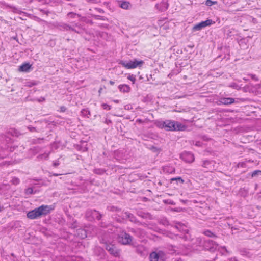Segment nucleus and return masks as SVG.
<instances>
[{"label":"nucleus","instance_id":"obj_33","mask_svg":"<svg viewBox=\"0 0 261 261\" xmlns=\"http://www.w3.org/2000/svg\"><path fill=\"white\" fill-rule=\"evenodd\" d=\"M67 16L69 17H70V18H75V17L76 16H77L78 17H80V15L79 14H77L76 13H73V12H69L68 14H67Z\"/></svg>","mask_w":261,"mask_h":261},{"label":"nucleus","instance_id":"obj_39","mask_svg":"<svg viewBox=\"0 0 261 261\" xmlns=\"http://www.w3.org/2000/svg\"><path fill=\"white\" fill-rule=\"evenodd\" d=\"M124 212H122V213H121V214L120 215H118V216H119V217H120V218H118V219H117V222H122V219H121V216L122 215H123V217H125V215L124 214Z\"/></svg>","mask_w":261,"mask_h":261},{"label":"nucleus","instance_id":"obj_28","mask_svg":"<svg viewBox=\"0 0 261 261\" xmlns=\"http://www.w3.org/2000/svg\"><path fill=\"white\" fill-rule=\"evenodd\" d=\"M35 192H34L33 188H31V187L25 189V191H24V193L28 195L32 194L33 193H35Z\"/></svg>","mask_w":261,"mask_h":261},{"label":"nucleus","instance_id":"obj_11","mask_svg":"<svg viewBox=\"0 0 261 261\" xmlns=\"http://www.w3.org/2000/svg\"><path fill=\"white\" fill-rule=\"evenodd\" d=\"M162 253L161 252L159 253L153 252L151 253L149 255L150 261H158L160 259H162L161 256V254Z\"/></svg>","mask_w":261,"mask_h":261},{"label":"nucleus","instance_id":"obj_54","mask_svg":"<svg viewBox=\"0 0 261 261\" xmlns=\"http://www.w3.org/2000/svg\"><path fill=\"white\" fill-rule=\"evenodd\" d=\"M130 231V232H132L133 233H135L136 232V230L135 229H134V228H132Z\"/></svg>","mask_w":261,"mask_h":261},{"label":"nucleus","instance_id":"obj_19","mask_svg":"<svg viewBox=\"0 0 261 261\" xmlns=\"http://www.w3.org/2000/svg\"><path fill=\"white\" fill-rule=\"evenodd\" d=\"M162 7L159 8V5L156 4L155 7L161 11H164L166 10L169 6V4L167 3L162 2L161 3Z\"/></svg>","mask_w":261,"mask_h":261},{"label":"nucleus","instance_id":"obj_17","mask_svg":"<svg viewBox=\"0 0 261 261\" xmlns=\"http://www.w3.org/2000/svg\"><path fill=\"white\" fill-rule=\"evenodd\" d=\"M0 141L3 143H9L11 142V139L7 135L2 134L0 136Z\"/></svg>","mask_w":261,"mask_h":261},{"label":"nucleus","instance_id":"obj_30","mask_svg":"<svg viewBox=\"0 0 261 261\" xmlns=\"http://www.w3.org/2000/svg\"><path fill=\"white\" fill-rule=\"evenodd\" d=\"M93 17L95 18V19H96V20H103V21H105V20H108L107 17H106L105 16H100V15H95L93 16Z\"/></svg>","mask_w":261,"mask_h":261},{"label":"nucleus","instance_id":"obj_59","mask_svg":"<svg viewBox=\"0 0 261 261\" xmlns=\"http://www.w3.org/2000/svg\"><path fill=\"white\" fill-rule=\"evenodd\" d=\"M137 251L138 253L141 254L142 253L141 251H140L138 249H137Z\"/></svg>","mask_w":261,"mask_h":261},{"label":"nucleus","instance_id":"obj_52","mask_svg":"<svg viewBox=\"0 0 261 261\" xmlns=\"http://www.w3.org/2000/svg\"><path fill=\"white\" fill-rule=\"evenodd\" d=\"M182 231H183L184 232H186V233H188V231H188V230L187 229H182Z\"/></svg>","mask_w":261,"mask_h":261},{"label":"nucleus","instance_id":"obj_63","mask_svg":"<svg viewBox=\"0 0 261 261\" xmlns=\"http://www.w3.org/2000/svg\"><path fill=\"white\" fill-rule=\"evenodd\" d=\"M11 255L13 256L14 255V254H13V253H12V254H11Z\"/></svg>","mask_w":261,"mask_h":261},{"label":"nucleus","instance_id":"obj_40","mask_svg":"<svg viewBox=\"0 0 261 261\" xmlns=\"http://www.w3.org/2000/svg\"><path fill=\"white\" fill-rule=\"evenodd\" d=\"M127 78H128V79H129L131 81H132L133 82V83L135 82V81L136 80L135 77L133 75H129Z\"/></svg>","mask_w":261,"mask_h":261},{"label":"nucleus","instance_id":"obj_49","mask_svg":"<svg viewBox=\"0 0 261 261\" xmlns=\"http://www.w3.org/2000/svg\"><path fill=\"white\" fill-rule=\"evenodd\" d=\"M45 98H44V97H41L40 98V99L38 100V101H39V102H41V101H45Z\"/></svg>","mask_w":261,"mask_h":261},{"label":"nucleus","instance_id":"obj_43","mask_svg":"<svg viewBox=\"0 0 261 261\" xmlns=\"http://www.w3.org/2000/svg\"><path fill=\"white\" fill-rule=\"evenodd\" d=\"M28 129L31 131V132H33V131H35L36 130V128L34 127H32V126H29L28 127Z\"/></svg>","mask_w":261,"mask_h":261},{"label":"nucleus","instance_id":"obj_55","mask_svg":"<svg viewBox=\"0 0 261 261\" xmlns=\"http://www.w3.org/2000/svg\"><path fill=\"white\" fill-rule=\"evenodd\" d=\"M109 83L111 85H113L115 83V82L113 81H110Z\"/></svg>","mask_w":261,"mask_h":261},{"label":"nucleus","instance_id":"obj_21","mask_svg":"<svg viewBox=\"0 0 261 261\" xmlns=\"http://www.w3.org/2000/svg\"><path fill=\"white\" fill-rule=\"evenodd\" d=\"M120 6L121 8L124 9H129L131 7V5L129 2L127 1L121 2Z\"/></svg>","mask_w":261,"mask_h":261},{"label":"nucleus","instance_id":"obj_51","mask_svg":"<svg viewBox=\"0 0 261 261\" xmlns=\"http://www.w3.org/2000/svg\"><path fill=\"white\" fill-rule=\"evenodd\" d=\"M40 11L42 12L43 13L46 14L47 15L48 14V12H46V11H45L44 10L41 9Z\"/></svg>","mask_w":261,"mask_h":261},{"label":"nucleus","instance_id":"obj_1","mask_svg":"<svg viewBox=\"0 0 261 261\" xmlns=\"http://www.w3.org/2000/svg\"><path fill=\"white\" fill-rule=\"evenodd\" d=\"M53 210L51 206L42 205L39 207L29 211L27 214V217L30 219H35L43 216H46L49 214Z\"/></svg>","mask_w":261,"mask_h":261},{"label":"nucleus","instance_id":"obj_20","mask_svg":"<svg viewBox=\"0 0 261 261\" xmlns=\"http://www.w3.org/2000/svg\"><path fill=\"white\" fill-rule=\"evenodd\" d=\"M202 233L208 237L213 238H217V236L210 230H205L203 231Z\"/></svg>","mask_w":261,"mask_h":261},{"label":"nucleus","instance_id":"obj_7","mask_svg":"<svg viewBox=\"0 0 261 261\" xmlns=\"http://www.w3.org/2000/svg\"><path fill=\"white\" fill-rule=\"evenodd\" d=\"M105 248L110 254H112L115 257L118 256L119 255V250L117 249L114 245L106 244Z\"/></svg>","mask_w":261,"mask_h":261},{"label":"nucleus","instance_id":"obj_38","mask_svg":"<svg viewBox=\"0 0 261 261\" xmlns=\"http://www.w3.org/2000/svg\"><path fill=\"white\" fill-rule=\"evenodd\" d=\"M94 172L96 174H101L104 172V171L100 169H96L94 170Z\"/></svg>","mask_w":261,"mask_h":261},{"label":"nucleus","instance_id":"obj_60","mask_svg":"<svg viewBox=\"0 0 261 261\" xmlns=\"http://www.w3.org/2000/svg\"><path fill=\"white\" fill-rule=\"evenodd\" d=\"M2 210H3V207H1L0 206V212H1L2 211Z\"/></svg>","mask_w":261,"mask_h":261},{"label":"nucleus","instance_id":"obj_37","mask_svg":"<svg viewBox=\"0 0 261 261\" xmlns=\"http://www.w3.org/2000/svg\"><path fill=\"white\" fill-rule=\"evenodd\" d=\"M44 140L43 138H37L36 139H34L33 140V143H35V144L40 143H41L40 141L41 140Z\"/></svg>","mask_w":261,"mask_h":261},{"label":"nucleus","instance_id":"obj_62","mask_svg":"<svg viewBox=\"0 0 261 261\" xmlns=\"http://www.w3.org/2000/svg\"><path fill=\"white\" fill-rule=\"evenodd\" d=\"M243 80H245V81H247V80L245 78H243Z\"/></svg>","mask_w":261,"mask_h":261},{"label":"nucleus","instance_id":"obj_42","mask_svg":"<svg viewBox=\"0 0 261 261\" xmlns=\"http://www.w3.org/2000/svg\"><path fill=\"white\" fill-rule=\"evenodd\" d=\"M230 86L235 89H238L239 88V86L235 83H232Z\"/></svg>","mask_w":261,"mask_h":261},{"label":"nucleus","instance_id":"obj_22","mask_svg":"<svg viewBox=\"0 0 261 261\" xmlns=\"http://www.w3.org/2000/svg\"><path fill=\"white\" fill-rule=\"evenodd\" d=\"M201 22L203 28L207 26H210L211 24L215 23V21H213L212 19H207L205 21H201Z\"/></svg>","mask_w":261,"mask_h":261},{"label":"nucleus","instance_id":"obj_50","mask_svg":"<svg viewBox=\"0 0 261 261\" xmlns=\"http://www.w3.org/2000/svg\"><path fill=\"white\" fill-rule=\"evenodd\" d=\"M151 149L153 150L154 151H157L158 150L156 147H154V146L152 147Z\"/></svg>","mask_w":261,"mask_h":261},{"label":"nucleus","instance_id":"obj_10","mask_svg":"<svg viewBox=\"0 0 261 261\" xmlns=\"http://www.w3.org/2000/svg\"><path fill=\"white\" fill-rule=\"evenodd\" d=\"M235 101V100L233 98L230 97H223L221 98L218 101L219 105H228L230 104L233 103Z\"/></svg>","mask_w":261,"mask_h":261},{"label":"nucleus","instance_id":"obj_56","mask_svg":"<svg viewBox=\"0 0 261 261\" xmlns=\"http://www.w3.org/2000/svg\"><path fill=\"white\" fill-rule=\"evenodd\" d=\"M17 13L19 14H21V13L25 14L24 12H23L21 11H19V10L17 11Z\"/></svg>","mask_w":261,"mask_h":261},{"label":"nucleus","instance_id":"obj_12","mask_svg":"<svg viewBox=\"0 0 261 261\" xmlns=\"http://www.w3.org/2000/svg\"><path fill=\"white\" fill-rule=\"evenodd\" d=\"M202 166L206 168L207 170H212L214 168V162L210 160L203 161Z\"/></svg>","mask_w":261,"mask_h":261},{"label":"nucleus","instance_id":"obj_5","mask_svg":"<svg viewBox=\"0 0 261 261\" xmlns=\"http://www.w3.org/2000/svg\"><path fill=\"white\" fill-rule=\"evenodd\" d=\"M143 61H138L136 59L134 61H129L128 62L121 61L120 64L127 69H133L137 67L140 65H142Z\"/></svg>","mask_w":261,"mask_h":261},{"label":"nucleus","instance_id":"obj_8","mask_svg":"<svg viewBox=\"0 0 261 261\" xmlns=\"http://www.w3.org/2000/svg\"><path fill=\"white\" fill-rule=\"evenodd\" d=\"M180 158L182 160L187 163H192L194 161L193 154L189 152H185L181 153Z\"/></svg>","mask_w":261,"mask_h":261},{"label":"nucleus","instance_id":"obj_16","mask_svg":"<svg viewBox=\"0 0 261 261\" xmlns=\"http://www.w3.org/2000/svg\"><path fill=\"white\" fill-rule=\"evenodd\" d=\"M118 88L121 92L128 93L130 90V87L126 84L120 85Z\"/></svg>","mask_w":261,"mask_h":261},{"label":"nucleus","instance_id":"obj_34","mask_svg":"<svg viewBox=\"0 0 261 261\" xmlns=\"http://www.w3.org/2000/svg\"><path fill=\"white\" fill-rule=\"evenodd\" d=\"M216 3H217L216 1H212L211 0H206V2H205V5L208 6H211L213 4H216Z\"/></svg>","mask_w":261,"mask_h":261},{"label":"nucleus","instance_id":"obj_48","mask_svg":"<svg viewBox=\"0 0 261 261\" xmlns=\"http://www.w3.org/2000/svg\"><path fill=\"white\" fill-rule=\"evenodd\" d=\"M137 224L140 225H143V226H147V224L146 223H142V222H140V223H138Z\"/></svg>","mask_w":261,"mask_h":261},{"label":"nucleus","instance_id":"obj_15","mask_svg":"<svg viewBox=\"0 0 261 261\" xmlns=\"http://www.w3.org/2000/svg\"><path fill=\"white\" fill-rule=\"evenodd\" d=\"M76 235L81 239H84L87 237V232L84 229H78L76 230Z\"/></svg>","mask_w":261,"mask_h":261},{"label":"nucleus","instance_id":"obj_35","mask_svg":"<svg viewBox=\"0 0 261 261\" xmlns=\"http://www.w3.org/2000/svg\"><path fill=\"white\" fill-rule=\"evenodd\" d=\"M163 202L165 204H171V205H175L174 202L173 201L171 200H170V199L164 200L163 201Z\"/></svg>","mask_w":261,"mask_h":261},{"label":"nucleus","instance_id":"obj_61","mask_svg":"<svg viewBox=\"0 0 261 261\" xmlns=\"http://www.w3.org/2000/svg\"><path fill=\"white\" fill-rule=\"evenodd\" d=\"M114 101H115V102H117H117H118V100H115Z\"/></svg>","mask_w":261,"mask_h":261},{"label":"nucleus","instance_id":"obj_14","mask_svg":"<svg viewBox=\"0 0 261 261\" xmlns=\"http://www.w3.org/2000/svg\"><path fill=\"white\" fill-rule=\"evenodd\" d=\"M31 68V65L29 63H24L19 67V71L21 72H28Z\"/></svg>","mask_w":261,"mask_h":261},{"label":"nucleus","instance_id":"obj_58","mask_svg":"<svg viewBox=\"0 0 261 261\" xmlns=\"http://www.w3.org/2000/svg\"><path fill=\"white\" fill-rule=\"evenodd\" d=\"M223 248L225 250V252H226L227 253L228 252V251H227V250L226 249L225 247H223Z\"/></svg>","mask_w":261,"mask_h":261},{"label":"nucleus","instance_id":"obj_45","mask_svg":"<svg viewBox=\"0 0 261 261\" xmlns=\"http://www.w3.org/2000/svg\"><path fill=\"white\" fill-rule=\"evenodd\" d=\"M105 123L107 124H110V123H112V121L110 119H106L105 120Z\"/></svg>","mask_w":261,"mask_h":261},{"label":"nucleus","instance_id":"obj_41","mask_svg":"<svg viewBox=\"0 0 261 261\" xmlns=\"http://www.w3.org/2000/svg\"><path fill=\"white\" fill-rule=\"evenodd\" d=\"M249 75L251 76L252 80H255V81H258V79L256 76L255 74H250Z\"/></svg>","mask_w":261,"mask_h":261},{"label":"nucleus","instance_id":"obj_24","mask_svg":"<svg viewBox=\"0 0 261 261\" xmlns=\"http://www.w3.org/2000/svg\"><path fill=\"white\" fill-rule=\"evenodd\" d=\"M75 27L77 28V29L74 28V30H73V32L77 34H82L83 33L84 29L81 28L80 25L75 24Z\"/></svg>","mask_w":261,"mask_h":261},{"label":"nucleus","instance_id":"obj_46","mask_svg":"<svg viewBox=\"0 0 261 261\" xmlns=\"http://www.w3.org/2000/svg\"><path fill=\"white\" fill-rule=\"evenodd\" d=\"M96 10L99 13H103L104 11L100 8H96Z\"/></svg>","mask_w":261,"mask_h":261},{"label":"nucleus","instance_id":"obj_44","mask_svg":"<svg viewBox=\"0 0 261 261\" xmlns=\"http://www.w3.org/2000/svg\"><path fill=\"white\" fill-rule=\"evenodd\" d=\"M59 165V163L57 161L54 162L53 163V166L55 167H57Z\"/></svg>","mask_w":261,"mask_h":261},{"label":"nucleus","instance_id":"obj_53","mask_svg":"<svg viewBox=\"0 0 261 261\" xmlns=\"http://www.w3.org/2000/svg\"><path fill=\"white\" fill-rule=\"evenodd\" d=\"M88 2L90 3H94L95 2V0H86Z\"/></svg>","mask_w":261,"mask_h":261},{"label":"nucleus","instance_id":"obj_47","mask_svg":"<svg viewBox=\"0 0 261 261\" xmlns=\"http://www.w3.org/2000/svg\"><path fill=\"white\" fill-rule=\"evenodd\" d=\"M60 109L61 111L63 112H65L66 110V108L64 106L61 107Z\"/></svg>","mask_w":261,"mask_h":261},{"label":"nucleus","instance_id":"obj_2","mask_svg":"<svg viewBox=\"0 0 261 261\" xmlns=\"http://www.w3.org/2000/svg\"><path fill=\"white\" fill-rule=\"evenodd\" d=\"M158 126L167 131H181L186 129L185 125L181 123L169 120L160 122Z\"/></svg>","mask_w":261,"mask_h":261},{"label":"nucleus","instance_id":"obj_27","mask_svg":"<svg viewBox=\"0 0 261 261\" xmlns=\"http://www.w3.org/2000/svg\"><path fill=\"white\" fill-rule=\"evenodd\" d=\"M173 181H176L177 183L183 184L184 182V179H182L181 177H178L175 178H172L171 179V182Z\"/></svg>","mask_w":261,"mask_h":261},{"label":"nucleus","instance_id":"obj_57","mask_svg":"<svg viewBox=\"0 0 261 261\" xmlns=\"http://www.w3.org/2000/svg\"><path fill=\"white\" fill-rule=\"evenodd\" d=\"M60 175V174H57V173H54L53 174V176H57L58 175Z\"/></svg>","mask_w":261,"mask_h":261},{"label":"nucleus","instance_id":"obj_9","mask_svg":"<svg viewBox=\"0 0 261 261\" xmlns=\"http://www.w3.org/2000/svg\"><path fill=\"white\" fill-rule=\"evenodd\" d=\"M124 214L125 215V217H123V215L121 216V219L123 220L128 219L130 222L134 223L135 224H138V223H140V221L137 219L136 217L133 214L128 212H125Z\"/></svg>","mask_w":261,"mask_h":261},{"label":"nucleus","instance_id":"obj_4","mask_svg":"<svg viewBox=\"0 0 261 261\" xmlns=\"http://www.w3.org/2000/svg\"><path fill=\"white\" fill-rule=\"evenodd\" d=\"M132 237L126 232H122L118 236L119 242L123 245H130L132 242Z\"/></svg>","mask_w":261,"mask_h":261},{"label":"nucleus","instance_id":"obj_26","mask_svg":"<svg viewBox=\"0 0 261 261\" xmlns=\"http://www.w3.org/2000/svg\"><path fill=\"white\" fill-rule=\"evenodd\" d=\"M81 114L84 116H87L88 118L90 115V112L87 109H83L81 111Z\"/></svg>","mask_w":261,"mask_h":261},{"label":"nucleus","instance_id":"obj_36","mask_svg":"<svg viewBox=\"0 0 261 261\" xmlns=\"http://www.w3.org/2000/svg\"><path fill=\"white\" fill-rule=\"evenodd\" d=\"M102 107L103 108V109L108 110H110L111 108V106L108 105L107 103L102 104Z\"/></svg>","mask_w":261,"mask_h":261},{"label":"nucleus","instance_id":"obj_6","mask_svg":"<svg viewBox=\"0 0 261 261\" xmlns=\"http://www.w3.org/2000/svg\"><path fill=\"white\" fill-rule=\"evenodd\" d=\"M203 246L205 249L213 252L217 249L218 245L211 240H207L205 241Z\"/></svg>","mask_w":261,"mask_h":261},{"label":"nucleus","instance_id":"obj_32","mask_svg":"<svg viewBox=\"0 0 261 261\" xmlns=\"http://www.w3.org/2000/svg\"><path fill=\"white\" fill-rule=\"evenodd\" d=\"M259 175H261V170H255L252 172L251 176L252 177H255Z\"/></svg>","mask_w":261,"mask_h":261},{"label":"nucleus","instance_id":"obj_23","mask_svg":"<svg viewBox=\"0 0 261 261\" xmlns=\"http://www.w3.org/2000/svg\"><path fill=\"white\" fill-rule=\"evenodd\" d=\"M60 27L62 28L64 30H70L73 31L74 30V28L69 25V24H66V23H63L60 25Z\"/></svg>","mask_w":261,"mask_h":261},{"label":"nucleus","instance_id":"obj_29","mask_svg":"<svg viewBox=\"0 0 261 261\" xmlns=\"http://www.w3.org/2000/svg\"><path fill=\"white\" fill-rule=\"evenodd\" d=\"M108 210L112 212H120L121 209L118 207L114 206H111L108 207Z\"/></svg>","mask_w":261,"mask_h":261},{"label":"nucleus","instance_id":"obj_13","mask_svg":"<svg viewBox=\"0 0 261 261\" xmlns=\"http://www.w3.org/2000/svg\"><path fill=\"white\" fill-rule=\"evenodd\" d=\"M87 142L85 141H81L80 145H77L76 148L79 151H81L82 152L87 151L88 150V148L87 147Z\"/></svg>","mask_w":261,"mask_h":261},{"label":"nucleus","instance_id":"obj_25","mask_svg":"<svg viewBox=\"0 0 261 261\" xmlns=\"http://www.w3.org/2000/svg\"><path fill=\"white\" fill-rule=\"evenodd\" d=\"M203 28V27L202 26L201 22H200V23L195 25L193 27L192 30H193V31H200V30H201Z\"/></svg>","mask_w":261,"mask_h":261},{"label":"nucleus","instance_id":"obj_3","mask_svg":"<svg viewBox=\"0 0 261 261\" xmlns=\"http://www.w3.org/2000/svg\"><path fill=\"white\" fill-rule=\"evenodd\" d=\"M85 217L89 221H93L95 219L100 220L102 217V214L95 210H87L85 213Z\"/></svg>","mask_w":261,"mask_h":261},{"label":"nucleus","instance_id":"obj_18","mask_svg":"<svg viewBox=\"0 0 261 261\" xmlns=\"http://www.w3.org/2000/svg\"><path fill=\"white\" fill-rule=\"evenodd\" d=\"M137 215L138 216L144 219H152L151 215L148 213H145L142 211H139L137 212Z\"/></svg>","mask_w":261,"mask_h":261},{"label":"nucleus","instance_id":"obj_31","mask_svg":"<svg viewBox=\"0 0 261 261\" xmlns=\"http://www.w3.org/2000/svg\"><path fill=\"white\" fill-rule=\"evenodd\" d=\"M11 183L14 185H17L19 184L20 180L18 178L14 177L11 180Z\"/></svg>","mask_w":261,"mask_h":261}]
</instances>
